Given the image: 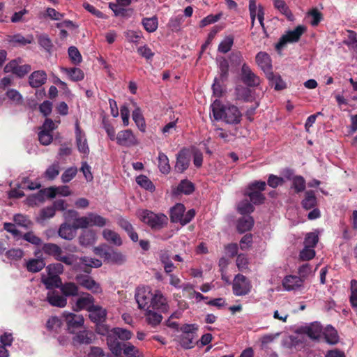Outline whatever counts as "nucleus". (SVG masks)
Returning <instances> with one entry per match:
<instances>
[{
	"instance_id": "nucleus-29",
	"label": "nucleus",
	"mask_w": 357,
	"mask_h": 357,
	"mask_svg": "<svg viewBox=\"0 0 357 357\" xmlns=\"http://www.w3.org/2000/svg\"><path fill=\"white\" fill-rule=\"evenodd\" d=\"M13 336L11 333H5L0 337V357H8L9 354L6 349V347L10 346L13 342Z\"/></svg>"
},
{
	"instance_id": "nucleus-56",
	"label": "nucleus",
	"mask_w": 357,
	"mask_h": 357,
	"mask_svg": "<svg viewBox=\"0 0 357 357\" xmlns=\"http://www.w3.org/2000/svg\"><path fill=\"white\" fill-rule=\"evenodd\" d=\"M194 190L195 187L193 183L188 180L181 181L177 187L178 192L185 195L191 194Z\"/></svg>"
},
{
	"instance_id": "nucleus-38",
	"label": "nucleus",
	"mask_w": 357,
	"mask_h": 357,
	"mask_svg": "<svg viewBox=\"0 0 357 357\" xmlns=\"http://www.w3.org/2000/svg\"><path fill=\"white\" fill-rule=\"evenodd\" d=\"M326 341L330 344H335L338 342L339 337L337 331L332 326H327L324 331Z\"/></svg>"
},
{
	"instance_id": "nucleus-59",
	"label": "nucleus",
	"mask_w": 357,
	"mask_h": 357,
	"mask_svg": "<svg viewBox=\"0 0 357 357\" xmlns=\"http://www.w3.org/2000/svg\"><path fill=\"white\" fill-rule=\"evenodd\" d=\"M348 38L344 41L348 47L354 50L357 53V34L355 31L348 30Z\"/></svg>"
},
{
	"instance_id": "nucleus-61",
	"label": "nucleus",
	"mask_w": 357,
	"mask_h": 357,
	"mask_svg": "<svg viewBox=\"0 0 357 357\" xmlns=\"http://www.w3.org/2000/svg\"><path fill=\"white\" fill-rule=\"evenodd\" d=\"M160 259L162 262V264L164 265V270L165 273H171L174 269L175 268V266L174 264L172 262V261L169 259V257L167 254L162 253L160 256Z\"/></svg>"
},
{
	"instance_id": "nucleus-4",
	"label": "nucleus",
	"mask_w": 357,
	"mask_h": 357,
	"mask_svg": "<svg viewBox=\"0 0 357 357\" xmlns=\"http://www.w3.org/2000/svg\"><path fill=\"white\" fill-rule=\"evenodd\" d=\"M153 294L149 287H138L135 297L139 308L146 310L150 309L152 305Z\"/></svg>"
},
{
	"instance_id": "nucleus-42",
	"label": "nucleus",
	"mask_w": 357,
	"mask_h": 357,
	"mask_svg": "<svg viewBox=\"0 0 357 357\" xmlns=\"http://www.w3.org/2000/svg\"><path fill=\"white\" fill-rule=\"evenodd\" d=\"M144 29L149 33H153L158 29V21L156 16L144 17L142 21Z\"/></svg>"
},
{
	"instance_id": "nucleus-48",
	"label": "nucleus",
	"mask_w": 357,
	"mask_h": 357,
	"mask_svg": "<svg viewBox=\"0 0 357 357\" xmlns=\"http://www.w3.org/2000/svg\"><path fill=\"white\" fill-rule=\"evenodd\" d=\"M146 319L149 325L155 326L160 324L162 319V316L160 314L149 309L146 310Z\"/></svg>"
},
{
	"instance_id": "nucleus-12",
	"label": "nucleus",
	"mask_w": 357,
	"mask_h": 357,
	"mask_svg": "<svg viewBox=\"0 0 357 357\" xmlns=\"http://www.w3.org/2000/svg\"><path fill=\"white\" fill-rule=\"evenodd\" d=\"M75 139L76 144L78 151L84 154L88 155L89 153V148L88 146L87 139L85 133L79 127L78 121L75 123Z\"/></svg>"
},
{
	"instance_id": "nucleus-9",
	"label": "nucleus",
	"mask_w": 357,
	"mask_h": 357,
	"mask_svg": "<svg viewBox=\"0 0 357 357\" xmlns=\"http://www.w3.org/2000/svg\"><path fill=\"white\" fill-rule=\"evenodd\" d=\"M241 75L243 82L249 87H255L260 84L259 77L254 73L245 63L242 65Z\"/></svg>"
},
{
	"instance_id": "nucleus-63",
	"label": "nucleus",
	"mask_w": 357,
	"mask_h": 357,
	"mask_svg": "<svg viewBox=\"0 0 357 357\" xmlns=\"http://www.w3.org/2000/svg\"><path fill=\"white\" fill-rule=\"evenodd\" d=\"M125 36L129 43L138 44L142 38V34L140 31L128 30L125 33Z\"/></svg>"
},
{
	"instance_id": "nucleus-19",
	"label": "nucleus",
	"mask_w": 357,
	"mask_h": 357,
	"mask_svg": "<svg viewBox=\"0 0 357 357\" xmlns=\"http://www.w3.org/2000/svg\"><path fill=\"white\" fill-rule=\"evenodd\" d=\"M75 225L76 219L73 225L67 223L61 224L58 231L59 236L66 240H72L75 236L76 229H78Z\"/></svg>"
},
{
	"instance_id": "nucleus-28",
	"label": "nucleus",
	"mask_w": 357,
	"mask_h": 357,
	"mask_svg": "<svg viewBox=\"0 0 357 357\" xmlns=\"http://www.w3.org/2000/svg\"><path fill=\"white\" fill-rule=\"evenodd\" d=\"M236 96L238 100H242L245 102H252L254 100L252 91L248 87L243 86H238L235 89Z\"/></svg>"
},
{
	"instance_id": "nucleus-62",
	"label": "nucleus",
	"mask_w": 357,
	"mask_h": 357,
	"mask_svg": "<svg viewBox=\"0 0 357 357\" xmlns=\"http://www.w3.org/2000/svg\"><path fill=\"white\" fill-rule=\"evenodd\" d=\"M17 187L22 189L36 190L40 188V184L31 181L28 178L23 177Z\"/></svg>"
},
{
	"instance_id": "nucleus-46",
	"label": "nucleus",
	"mask_w": 357,
	"mask_h": 357,
	"mask_svg": "<svg viewBox=\"0 0 357 357\" xmlns=\"http://www.w3.org/2000/svg\"><path fill=\"white\" fill-rule=\"evenodd\" d=\"M59 162L58 161H55L47 168L44 173V176L47 179L52 181L59 174Z\"/></svg>"
},
{
	"instance_id": "nucleus-22",
	"label": "nucleus",
	"mask_w": 357,
	"mask_h": 357,
	"mask_svg": "<svg viewBox=\"0 0 357 357\" xmlns=\"http://www.w3.org/2000/svg\"><path fill=\"white\" fill-rule=\"evenodd\" d=\"M47 301L51 305L59 307H64L67 304L66 298L59 295L55 291L48 292L47 296Z\"/></svg>"
},
{
	"instance_id": "nucleus-14",
	"label": "nucleus",
	"mask_w": 357,
	"mask_h": 357,
	"mask_svg": "<svg viewBox=\"0 0 357 357\" xmlns=\"http://www.w3.org/2000/svg\"><path fill=\"white\" fill-rule=\"evenodd\" d=\"M190 162V156L185 150L180 151L176 155V162L174 169L178 173H183L189 167Z\"/></svg>"
},
{
	"instance_id": "nucleus-44",
	"label": "nucleus",
	"mask_w": 357,
	"mask_h": 357,
	"mask_svg": "<svg viewBox=\"0 0 357 357\" xmlns=\"http://www.w3.org/2000/svg\"><path fill=\"white\" fill-rule=\"evenodd\" d=\"M62 71L66 73L73 82L82 80L84 77L83 71L77 68H63Z\"/></svg>"
},
{
	"instance_id": "nucleus-31",
	"label": "nucleus",
	"mask_w": 357,
	"mask_h": 357,
	"mask_svg": "<svg viewBox=\"0 0 357 357\" xmlns=\"http://www.w3.org/2000/svg\"><path fill=\"white\" fill-rule=\"evenodd\" d=\"M266 77L270 81L272 86L277 91L283 90L287 87L286 83L282 80L279 74H274L273 72L268 73V75Z\"/></svg>"
},
{
	"instance_id": "nucleus-17",
	"label": "nucleus",
	"mask_w": 357,
	"mask_h": 357,
	"mask_svg": "<svg viewBox=\"0 0 357 357\" xmlns=\"http://www.w3.org/2000/svg\"><path fill=\"white\" fill-rule=\"evenodd\" d=\"M93 303L94 298L91 294L85 293L77 300L76 303L73 306V309L75 311H79L83 309H86L89 311L91 306L94 305Z\"/></svg>"
},
{
	"instance_id": "nucleus-43",
	"label": "nucleus",
	"mask_w": 357,
	"mask_h": 357,
	"mask_svg": "<svg viewBox=\"0 0 357 357\" xmlns=\"http://www.w3.org/2000/svg\"><path fill=\"white\" fill-rule=\"evenodd\" d=\"M305 331L310 338L318 339L322 333V327L319 323L314 322L307 326Z\"/></svg>"
},
{
	"instance_id": "nucleus-51",
	"label": "nucleus",
	"mask_w": 357,
	"mask_h": 357,
	"mask_svg": "<svg viewBox=\"0 0 357 357\" xmlns=\"http://www.w3.org/2000/svg\"><path fill=\"white\" fill-rule=\"evenodd\" d=\"M234 40L233 36H226L219 44L218 51L223 54L229 52L233 46Z\"/></svg>"
},
{
	"instance_id": "nucleus-52",
	"label": "nucleus",
	"mask_w": 357,
	"mask_h": 357,
	"mask_svg": "<svg viewBox=\"0 0 357 357\" xmlns=\"http://www.w3.org/2000/svg\"><path fill=\"white\" fill-rule=\"evenodd\" d=\"M273 3L276 9L286 16L287 19L291 20L292 13L284 0H273Z\"/></svg>"
},
{
	"instance_id": "nucleus-2",
	"label": "nucleus",
	"mask_w": 357,
	"mask_h": 357,
	"mask_svg": "<svg viewBox=\"0 0 357 357\" xmlns=\"http://www.w3.org/2000/svg\"><path fill=\"white\" fill-rule=\"evenodd\" d=\"M109 220L107 218L96 213L91 212L86 216L76 218L75 227L81 229H85L89 227H103L106 226Z\"/></svg>"
},
{
	"instance_id": "nucleus-57",
	"label": "nucleus",
	"mask_w": 357,
	"mask_h": 357,
	"mask_svg": "<svg viewBox=\"0 0 357 357\" xmlns=\"http://www.w3.org/2000/svg\"><path fill=\"white\" fill-rule=\"evenodd\" d=\"M13 221L18 226L29 229L32 225V222L22 214H16L13 217Z\"/></svg>"
},
{
	"instance_id": "nucleus-11",
	"label": "nucleus",
	"mask_w": 357,
	"mask_h": 357,
	"mask_svg": "<svg viewBox=\"0 0 357 357\" xmlns=\"http://www.w3.org/2000/svg\"><path fill=\"white\" fill-rule=\"evenodd\" d=\"M116 143L122 146L130 147L138 144L137 139L131 130H124L118 132L116 137Z\"/></svg>"
},
{
	"instance_id": "nucleus-26",
	"label": "nucleus",
	"mask_w": 357,
	"mask_h": 357,
	"mask_svg": "<svg viewBox=\"0 0 357 357\" xmlns=\"http://www.w3.org/2000/svg\"><path fill=\"white\" fill-rule=\"evenodd\" d=\"M195 332H187L182 333L180 335V344L184 349L192 348L197 341Z\"/></svg>"
},
{
	"instance_id": "nucleus-49",
	"label": "nucleus",
	"mask_w": 357,
	"mask_h": 357,
	"mask_svg": "<svg viewBox=\"0 0 357 357\" xmlns=\"http://www.w3.org/2000/svg\"><path fill=\"white\" fill-rule=\"evenodd\" d=\"M55 213L54 208L52 206L45 207L40 211L37 221L40 223H43L45 220L53 218Z\"/></svg>"
},
{
	"instance_id": "nucleus-54",
	"label": "nucleus",
	"mask_w": 357,
	"mask_h": 357,
	"mask_svg": "<svg viewBox=\"0 0 357 357\" xmlns=\"http://www.w3.org/2000/svg\"><path fill=\"white\" fill-rule=\"evenodd\" d=\"M137 183L146 190L154 191L155 186L153 182L145 175H139L136 178Z\"/></svg>"
},
{
	"instance_id": "nucleus-45",
	"label": "nucleus",
	"mask_w": 357,
	"mask_h": 357,
	"mask_svg": "<svg viewBox=\"0 0 357 357\" xmlns=\"http://www.w3.org/2000/svg\"><path fill=\"white\" fill-rule=\"evenodd\" d=\"M158 168L160 172L164 174L170 172V165L167 156L162 152L158 153Z\"/></svg>"
},
{
	"instance_id": "nucleus-47",
	"label": "nucleus",
	"mask_w": 357,
	"mask_h": 357,
	"mask_svg": "<svg viewBox=\"0 0 357 357\" xmlns=\"http://www.w3.org/2000/svg\"><path fill=\"white\" fill-rule=\"evenodd\" d=\"M38 42L39 45L47 52L51 54L54 47L51 39L47 34H40L38 36Z\"/></svg>"
},
{
	"instance_id": "nucleus-32",
	"label": "nucleus",
	"mask_w": 357,
	"mask_h": 357,
	"mask_svg": "<svg viewBox=\"0 0 357 357\" xmlns=\"http://www.w3.org/2000/svg\"><path fill=\"white\" fill-rule=\"evenodd\" d=\"M133 106L135 107V109L132 112V117L135 123H136L138 128L142 131H145L146 124L145 121L142 114L141 109L139 107H137L136 103L132 102Z\"/></svg>"
},
{
	"instance_id": "nucleus-60",
	"label": "nucleus",
	"mask_w": 357,
	"mask_h": 357,
	"mask_svg": "<svg viewBox=\"0 0 357 357\" xmlns=\"http://www.w3.org/2000/svg\"><path fill=\"white\" fill-rule=\"evenodd\" d=\"M7 98L13 101L15 105H21L23 102L22 96L16 89H9L6 92Z\"/></svg>"
},
{
	"instance_id": "nucleus-33",
	"label": "nucleus",
	"mask_w": 357,
	"mask_h": 357,
	"mask_svg": "<svg viewBox=\"0 0 357 357\" xmlns=\"http://www.w3.org/2000/svg\"><path fill=\"white\" fill-rule=\"evenodd\" d=\"M103 238L110 243L120 246L122 245V240L120 236L114 231L109 229H105L102 231Z\"/></svg>"
},
{
	"instance_id": "nucleus-50",
	"label": "nucleus",
	"mask_w": 357,
	"mask_h": 357,
	"mask_svg": "<svg viewBox=\"0 0 357 357\" xmlns=\"http://www.w3.org/2000/svg\"><path fill=\"white\" fill-rule=\"evenodd\" d=\"M245 195L248 196L250 197V202L256 205L261 204L265 200L264 195L261 192L257 190H249L247 189Z\"/></svg>"
},
{
	"instance_id": "nucleus-37",
	"label": "nucleus",
	"mask_w": 357,
	"mask_h": 357,
	"mask_svg": "<svg viewBox=\"0 0 357 357\" xmlns=\"http://www.w3.org/2000/svg\"><path fill=\"white\" fill-rule=\"evenodd\" d=\"M254 220L251 216H244L239 218L237 223V229L240 233H244L252 229Z\"/></svg>"
},
{
	"instance_id": "nucleus-39",
	"label": "nucleus",
	"mask_w": 357,
	"mask_h": 357,
	"mask_svg": "<svg viewBox=\"0 0 357 357\" xmlns=\"http://www.w3.org/2000/svg\"><path fill=\"white\" fill-rule=\"evenodd\" d=\"M60 289L65 297L75 296L79 294L78 287L73 282H66L64 284H61Z\"/></svg>"
},
{
	"instance_id": "nucleus-55",
	"label": "nucleus",
	"mask_w": 357,
	"mask_h": 357,
	"mask_svg": "<svg viewBox=\"0 0 357 357\" xmlns=\"http://www.w3.org/2000/svg\"><path fill=\"white\" fill-rule=\"evenodd\" d=\"M237 210L242 215L250 214L255 210V207L248 199H243L238 204Z\"/></svg>"
},
{
	"instance_id": "nucleus-1",
	"label": "nucleus",
	"mask_w": 357,
	"mask_h": 357,
	"mask_svg": "<svg viewBox=\"0 0 357 357\" xmlns=\"http://www.w3.org/2000/svg\"><path fill=\"white\" fill-rule=\"evenodd\" d=\"M214 119L223 120L227 124H238L241 121L242 114L238 108L234 105H224L215 100L211 105Z\"/></svg>"
},
{
	"instance_id": "nucleus-58",
	"label": "nucleus",
	"mask_w": 357,
	"mask_h": 357,
	"mask_svg": "<svg viewBox=\"0 0 357 357\" xmlns=\"http://www.w3.org/2000/svg\"><path fill=\"white\" fill-rule=\"evenodd\" d=\"M112 335H114L118 339H121L122 340H130L132 337V333L126 329H123L121 328H113Z\"/></svg>"
},
{
	"instance_id": "nucleus-53",
	"label": "nucleus",
	"mask_w": 357,
	"mask_h": 357,
	"mask_svg": "<svg viewBox=\"0 0 357 357\" xmlns=\"http://www.w3.org/2000/svg\"><path fill=\"white\" fill-rule=\"evenodd\" d=\"M291 188H293L296 193L303 192L306 187V182L302 176H296L291 181Z\"/></svg>"
},
{
	"instance_id": "nucleus-30",
	"label": "nucleus",
	"mask_w": 357,
	"mask_h": 357,
	"mask_svg": "<svg viewBox=\"0 0 357 357\" xmlns=\"http://www.w3.org/2000/svg\"><path fill=\"white\" fill-rule=\"evenodd\" d=\"M218 67L219 68V77L222 82H225L229 75V62L225 57L217 58Z\"/></svg>"
},
{
	"instance_id": "nucleus-7",
	"label": "nucleus",
	"mask_w": 357,
	"mask_h": 357,
	"mask_svg": "<svg viewBox=\"0 0 357 357\" xmlns=\"http://www.w3.org/2000/svg\"><path fill=\"white\" fill-rule=\"evenodd\" d=\"M31 70V66L29 64L20 65V61L13 59L9 61L4 67L6 73H12L17 77L22 78L27 75Z\"/></svg>"
},
{
	"instance_id": "nucleus-6",
	"label": "nucleus",
	"mask_w": 357,
	"mask_h": 357,
	"mask_svg": "<svg viewBox=\"0 0 357 357\" xmlns=\"http://www.w3.org/2000/svg\"><path fill=\"white\" fill-rule=\"evenodd\" d=\"M252 285L248 278L241 274H237L232 284L233 293L238 296L248 294L251 291Z\"/></svg>"
},
{
	"instance_id": "nucleus-13",
	"label": "nucleus",
	"mask_w": 357,
	"mask_h": 357,
	"mask_svg": "<svg viewBox=\"0 0 357 357\" xmlns=\"http://www.w3.org/2000/svg\"><path fill=\"white\" fill-rule=\"evenodd\" d=\"M304 280L296 275H287L282 280V286L287 291L299 289L303 285Z\"/></svg>"
},
{
	"instance_id": "nucleus-23",
	"label": "nucleus",
	"mask_w": 357,
	"mask_h": 357,
	"mask_svg": "<svg viewBox=\"0 0 357 357\" xmlns=\"http://www.w3.org/2000/svg\"><path fill=\"white\" fill-rule=\"evenodd\" d=\"M41 282L45 285L47 289H52L54 287L60 288L62 284L61 280L59 275L48 274L43 275Z\"/></svg>"
},
{
	"instance_id": "nucleus-24",
	"label": "nucleus",
	"mask_w": 357,
	"mask_h": 357,
	"mask_svg": "<svg viewBox=\"0 0 357 357\" xmlns=\"http://www.w3.org/2000/svg\"><path fill=\"white\" fill-rule=\"evenodd\" d=\"M107 342L112 354L116 356H119L121 354L124 343L120 342L116 337L112 335H108L107 337Z\"/></svg>"
},
{
	"instance_id": "nucleus-27",
	"label": "nucleus",
	"mask_w": 357,
	"mask_h": 357,
	"mask_svg": "<svg viewBox=\"0 0 357 357\" xmlns=\"http://www.w3.org/2000/svg\"><path fill=\"white\" fill-rule=\"evenodd\" d=\"M45 266V262L43 259H30L26 261L25 267L29 272L38 273Z\"/></svg>"
},
{
	"instance_id": "nucleus-15",
	"label": "nucleus",
	"mask_w": 357,
	"mask_h": 357,
	"mask_svg": "<svg viewBox=\"0 0 357 357\" xmlns=\"http://www.w3.org/2000/svg\"><path fill=\"white\" fill-rule=\"evenodd\" d=\"M256 62L259 67L268 75V73H272V62L268 54L265 52H259L256 55Z\"/></svg>"
},
{
	"instance_id": "nucleus-35",
	"label": "nucleus",
	"mask_w": 357,
	"mask_h": 357,
	"mask_svg": "<svg viewBox=\"0 0 357 357\" xmlns=\"http://www.w3.org/2000/svg\"><path fill=\"white\" fill-rule=\"evenodd\" d=\"M185 206L182 204H176L170 211V220L174 223L181 222L185 212Z\"/></svg>"
},
{
	"instance_id": "nucleus-18",
	"label": "nucleus",
	"mask_w": 357,
	"mask_h": 357,
	"mask_svg": "<svg viewBox=\"0 0 357 357\" xmlns=\"http://www.w3.org/2000/svg\"><path fill=\"white\" fill-rule=\"evenodd\" d=\"M90 319L96 323L105 322L107 316V311L99 305L91 306L89 310Z\"/></svg>"
},
{
	"instance_id": "nucleus-16",
	"label": "nucleus",
	"mask_w": 357,
	"mask_h": 357,
	"mask_svg": "<svg viewBox=\"0 0 357 357\" xmlns=\"http://www.w3.org/2000/svg\"><path fill=\"white\" fill-rule=\"evenodd\" d=\"M151 307L153 310H158L161 312H165L168 310V305L166 298L160 291H155L152 301Z\"/></svg>"
},
{
	"instance_id": "nucleus-5",
	"label": "nucleus",
	"mask_w": 357,
	"mask_h": 357,
	"mask_svg": "<svg viewBox=\"0 0 357 357\" xmlns=\"http://www.w3.org/2000/svg\"><path fill=\"white\" fill-rule=\"evenodd\" d=\"M304 31L305 28L303 26H298L294 30L287 31L280 37L278 43L275 45V49L280 51L287 43L297 42Z\"/></svg>"
},
{
	"instance_id": "nucleus-10",
	"label": "nucleus",
	"mask_w": 357,
	"mask_h": 357,
	"mask_svg": "<svg viewBox=\"0 0 357 357\" xmlns=\"http://www.w3.org/2000/svg\"><path fill=\"white\" fill-rule=\"evenodd\" d=\"M63 317L66 322L69 333H74L76 329L80 328L84 324V317L81 314L64 312Z\"/></svg>"
},
{
	"instance_id": "nucleus-41",
	"label": "nucleus",
	"mask_w": 357,
	"mask_h": 357,
	"mask_svg": "<svg viewBox=\"0 0 357 357\" xmlns=\"http://www.w3.org/2000/svg\"><path fill=\"white\" fill-rule=\"evenodd\" d=\"M109 8L114 12L115 16L130 17L133 13L132 8H124L113 2L109 3Z\"/></svg>"
},
{
	"instance_id": "nucleus-8",
	"label": "nucleus",
	"mask_w": 357,
	"mask_h": 357,
	"mask_svg": "<svg viewBox=\"0 0 357 357\" xmlns=\"http://www.w3.org/2000/svg\"><path fill=\"white\" fill-rule=\"evenodd\" d=\"M75 280L79 285L91 291L93 294L102 292V288L99 283L96 282L91 276L86 274H78Z\"/></svg>"
},
{
	"instance_id": "nucleus-36",
	"label": "nucleus",
	"mask_w": 357,
	"mask_h": 357,
	"mask_svg": "<svg viewBox=\"0 0 357 357\" xmlns=\"http://www.w3.org/2000/svg\"><path fill=\"white\" fill-rule=\"evenodd\" d=\"M96 240V233L92 230L84 231L79 237L80 245L89 246L93 244Z\"/></svg>"
},
{
	"instance_id": "nucleus-40",
	"label": "nucleus",
	"mask_w": 357,
	"mask_h": 357,
	"mask_svg": "<svg viewBox=\"0 0 357 357\" xmlns=\"http://www.w3.org/2000/svg\"><path fill=\"white\" fill-rule=\"evenodd\" d=\"M105 261L111 264H122L126 261V257L119 252L108 250Z\"/></svg>"
},
{
	"instance_id": "nucleus-20",
	"label": "nucleus",
	"mask_w": 357,
	"mask_h": 357,
	"mask_svg": "<svg viewBox=\"0 0 357 357\" xmlns=\"http://www.w3.org/2000/svg\"><path fill=\"white\" fill-rule=\"evenodd\" d=\"M47 80V74L44 70L33 72L29 77V83L33 88H38L44 84Z\"/></svg>"
},
{
	"instance_id": "nucleus-3",
	"label": "nucleus",
	"mask_w": 357,
	"mask_h": 357,
	"mask_svg": "<svg viewBox=\"0 0 357 357\" xmlns=\"http://www.w3.org/2000/svg\"><path fill=\"white\" fill-rule=\"evenodd\" d=\"M140 219L155 230L163 228L168 222V218L165 215L162 213L156 214L148 210L141 212Z\"/></svg>"
},
{
	"instance_id": "nucleus-64",
	"label": "nucleus",
	"mask_w": 357,
	"mask_h": 357,
	"mask_svg": "<svg viewBox=\"0 0 357 357\" xmlns=\"http://www.w3.org/2000/svg\"><path fill=\"white\" fill-rule=\"evenodd\" d=\"M350 302L353 307L357 308V280L351 281Z\"/></svg>"
},
{
	"instance_id": "nucleus-21",
	"label": "nucleus",
	"mask_w": 357,
	"mask_h": 357,
	"mask_svg": "<svg viewBox=\"0 0 357 357\" xmlns=\"http://www.w3.org/2000/svg\"><path fill=\"white\" fill-rule=\"evenodd\" d=\"M94 338V334L88 331H82L77 333L73 337L74 344H91Z\"/></svg>"
},
{
	"instance_id": "nucleus-34",
	"label": "nucleus",
	"mask_w": 357,
	"mask_h": 357,
	"mask_svg": "<svg viewBox=\"0 0 357 357\" xmlns=\"http://www.w3.org/2000/svg\"><path fill=\"white\" fill-rule=\"evenodd\" d=\"M301 204L305 210L313 208L317 205V197L313 190L305 192V197L302 200Z\"/></svg>"
},
{
	"instance_id": "nucleus-25",
	"label": "nucleus",
	"mask_w": 357,
	"mask_h": 357,
	"mask_svg": "<svg viewBox=\"0 0 357 357\" xmlns=\"http://www.w3.org/2000/svg\"><path fill=\"white\" fill-rule=\"evenodd\" d=\"M42 251L44 254L54 257L56 260L63 252L60 246L52 243H44L42 247Z\"/></svg>"
}]
</instances>
